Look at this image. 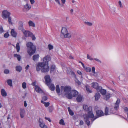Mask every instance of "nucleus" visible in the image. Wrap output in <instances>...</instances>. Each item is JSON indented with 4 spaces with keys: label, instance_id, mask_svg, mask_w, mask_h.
Listing matches in <instances>:
<instances>
[{
    "label": "nucleus",
    "instance_id": "obj_1",
    "mask_svg": "<svg viewBox=\"0 0 128 128\" xmlns=\"http://www.w3.org/2000/svg\"><path fill=\"white\" fill-rule=\"evenodd\" d=\"M26 45L27 47V52L29 55L31 56L35 53L36 50V47L31 42H27Z\"/></svg>",
    "mask_w": 128,
    "mask_h": 128
},
{
    "label": "nucleus",
    "instance_id": "obj_2",
    "mask_svg": "<svg viewBox=\"0 0 128 128\" xmlns=\"http://www.w3.org/2000/svg\"><path fill=\"white\" fill-rule=\"evenodd\" d=\"M44 78L46 84L48 86L50 89L52 91L54 90L55 89V86L54 84H51L52 80L50 76L48 75L45 76Z\"/></svg>",
    "mask_w": 128,
    "mask_h": 128
},
{
    "label": "nucleus",
    "instance_id": "obj_3",
    "mask_svg": "<svg viewBox=\"0 0 128 128\" xmlns=\"http://www.w3.org/2000/svg\"><path fill=\"white\" fill-rule=\"evenodd\" d=\"M60 89L61 90H64L65 92L64 95L67 98L68 96V94L70 93L72 90V88L69 86H60Z\"/></svg>",
    "mask_w": 128,
    "mask_h": 128
},
{
    "label": "nucleus",
    "instance_id": "obj_4",
    "mask_svg": "<svg viewBox=\"0 0 128 128\" xmlns=\"http://www.w3.org/2000/svg\"><path fill=\"white\" fill-rule=\"evenodd\" d=\"M78 92L75 90H72L70 93L68 94V96L67 98L69 99H72L73 98L76 97L78 95Z\"/></svg>",
    "mask_w": 128,
    "mask_h": 128
},
{
    "label": "nucleus",
    "instance_id": "obj_5",
    "mask_svg": "<svg viewBox=\"0 0 128 128\" xmlns=\"http://www.w3.org/2000/svg\"><path fill=\"white\" fill-rule=\"evenodd\" d=\"M18 30H20L24 34V36H26V32L28 30H26L23 26V23L22 21H20L18 22Z\"/></svg>",
    "mask_w": 128,
    "mask_h": 128
},
{
    "label": "nucleus",
    "instance_id": "obj_6",
    "mask_svg": "<svg viewBox=\"0 0 128 128\" xmlns=\"http://www.w3.org/2000/svg\"><path fill=\"white\" fill-rule=\"evenodd\" d=\"M96 116H95L94 118H93V121L96 118L104 116V113L103 111L101 110H97L96 111Z\"/></svg>",
    "mask_w": 128,
    "mask_h": 128
},
{
    "label": "nucleus",
    "instance_id": "obj_7",
    "mask_svg": "<svg viewBox=\"0 0 128 128\" xmlns=\"http://www.w3.org/2000/svg\"><path fill=\"white\" fill-rule=\"evenodd\" d=\"M114 110L113 108H109L107 107H106L105 112V114L107 115L111 114H114Z\"/></svg>",
    "mask_w": 128,
    "mask_h": 128
},
{
    "label": "nucleus",
    "instance_id": "obj_8",
    "mask_svg": "<svg viewBox=\"0 0 128 128\" xmlns=\"http://www.w3.org/2000/svg\"><path fill=\"white\" fill-rule=\"evenodd\" d=\"M2 17L4 19H6L10 16V13L7 10H4L2 12Z\"/></svg>",
    "mask_w": 128,
    "mask_h": 128
},
{
    "label": "nucleus",
    "instance_id": "obj_9",
    "mask_svg": "<svg viewBox=\"0 0 128 128\" xmlns=\"http://www.w3.org/2000/svg\"><path fill=\"white\" fill-rule=\"evenodd\" d=\"M26 36H24L26 37H30L32 38V39L33 40H35L36 39V38L33 34L29 30H28L26 32Z\"/></svg>",
    "mask_w": 128,
    "mask_h": 128
},
{
    "label": "nucleus",
    "instance_id": "obj_10",
    "mask_svg": "<svg viewBox=\"0 0 128 128\" xmlns=\"http://www.w3.org/2000/svg\"><path fill=\"white\" fill-rule=\"evenodd\" d=\"M86 117L88 118H94L95 116L92 111L89 110L88 112V114L86 115Z\"/></svg>",
    "mask_w": 128,
    "mask_h": 128
},
{
    "label": "nucleus",
    "instance_id": "obj_11",
    "mask_svg": "<svg viewBox=\"0 0 128 128\" xmlns=\"http://www.w3.org/2000/svg\"><path fill=\"white\" fill-rule=\"evenodd\" d=\"M46 66H45L42 68L41 70L42 72L46 73L48 72L49 70L50 66H48V64H47Z\"/></svg>",
    "mask_w": 128,
    "mask_h": 128
},
{
    "label": "nucleus",
    "instance_id": "obj_12",
    "mask_svg": "<svg viewBox=\"0 0 128 128\" xmlns=\"http://www.w3.org/2000/svg\"><path fill=\"white\" fill-rule=\"evenodd\" d=\"M61 34L60 36L62 38L64 36V35L65 34H66L68 32L66 28L65 27L63 28L61 30Z\"/></svg>",
    "mask_w": 128,
    "mask_h": 128
},
{
    "label": "nucleus",
    "instance_id": "obj_13",
    "mask_svg": "<svg viewBox=\"0 0 128 128\" xmlns=\"http://www.w3.org/2000/svg\"><path fill=\"white\" fill-rule=\"evenodd\" d=\"M20 117L21 118H23L25 113V110L24 108H21L20 110Z\"/></svg>",
    "mask_w": 128,
    "mask_h": 128
},
{
    "label": "nucleus",
    "instance_id": "obj_14",
    "mask_svg": "<svg viewBox=\"0 0 128 128\" xmlns=\"http://www.w3.org/2000/svg\"><path fill=\"white\" fill-rule=\"evenodd\" d=\"M51 59V58L50 56L48 55L45 56L44 58L43 61H44L46 63H48L49 61H50Z\"/></svg>",
    "mask_w": 128,
    "mask_h": 128
},
{
    "label": "nucleus",
    "instance_id": "obj_15",
    "mask_svg": "<svg viewBox=\"0 0 128 128\" xmlns=\"http://www.w3.org/2000/svg\"><path fill=\"white\" fill-rule=\"evenodd\" d=\"M35 90L38 93H44V91L42 90L38 85L35 86Z\"/></svg>",
    "mask_w": 128,
    "mask_h": 128
},
{
    "label": "nucleus",
    "instance_id": "obj_16",
    "mask_svg": "<svg viewBox=\"0 0 128 128\" xmlns=\"http://www.w3.org/2000/svg\"><path fill=\"white\" fill-rule=\"evenodd\" d=\"M38 64L41 68H43L44 66H45L47 64H48V62H46L44 61L43 62H39L38 63Z\"/></svg>",
    "mask_w": 128,
    "mask_h": 128
},
{
    "label": "nucleus",
    "instance_id": "obj_17",
    "mask_svg": "<svg viewBox=\"0 0 128 128\" xmlns=\"http://www.w3.org/2000/svg\"><path fill=\"white\" fill-rule=\"evenodd\" d=\"M101 95L98 92L96 93L94 95V97L95 98V100L96 101L98 100L100 98Z\"/></svg>",
    "mask_w": 128,
    "mask_h": 128
},
{
    "label": "nucleus",
    "instance_id": "obj_18",
    "mask_svg": "<svg viewBox=\"0 0 128 128\" xmlns=\"http://www.w3.org/2000/svg\"><path fill=\"white\" fill-rule=\"evenodd\" d=\"M89 118L85 117H84V120L86 124L88 126H89L90 124V121L89 120Z\"/></svg>",
    "mask_w": 128,
    "mask_h": 128
},
{
    "label": "nucleus",
    "instance_id": "obj_19",
    "mask_svg": "<svg viewBox=\"0 0 128 128\" xmlns=\"http://www.w3.org/2000/svg\"><path fill=\"white\" fill-rule=\"evenodd\" d=\"M76 100L77 102H81L82 100V97L81 94H79L76 96Z\"/></svg>",
    "mask_w": 128,
    "mask_h": 128
},
{
    "label": "nucleus",
    "instance_id": "obj_20",
    "mask_svg": "<svg viewBox=\"0 0 128 128\" xmlns=\"http://www.w3.org/2000/svg\"><path fill=\"white\" fill-rule=\"evenodd\" d=\"M110 93H108L104 96V99L106 100H108L110 97Z\"/></svg>",
    "mask_w": 128,
    "mask_h": 128
},
{
    "label": "nucleus",
    "instance_id": "obj_21",
    "mask_svg": "<svg viewBox=\"0 0 128 128\" xmlns=\"http://www.w3.org/2000/svg\"><path fill=\"white\" fill-rule=\"evenodd\" d=\"M11 35L13 37H16V32L14 31V30L12 29L10 32Z\"/></svg>",
    "mask_w": 128,
    "mask_h": 128
},
{
    "label": "nucleus",
    "instance_id": "obj_22",
    "mask_svg": "<svg viewBox=\"0 0 128 128\" xmlns=\"http://www.w3.org/2000/svg\"><path fill=\"white\" fill-rule=\"evenodd\" d=\"M93 88L96 89L98 86V84L96 82H93L91 84Z\"/></svg>",
    "mask_w": 128,
    "mask_h": 128
},
{
    "label": "nucleus",
    "instance_id": "obj_23",
    "mask_svg": "<svg viewBox=\"0 0 128 128\" xmlns=\"http://www.w3.org/2000/svg\"><path fill=\"white\" fill-rule=\"evenodd\" d=\"M1 92V94L3 96H7V93L4 89H2Z\"/></svg>",
    "mask_w": 128,
    "mask_h": 128
},
{
    "label": "nucleus",
    "instance_id": "obj_24",
    "mask_svg": "<svg viewBox=\"0 0 128 128\" xmlns=\"http://www.w3.org/2000/svg\"><path fill=\"white\" fill-rule=\"evenodd\" d=\"M83 108L84 110L86 111L89 110V107L87 105L84 104L83 106Z\"/></svg>",
    "mask_w": 128,
    "mask_h": 128
},
{
    "label": "nucleus",
    "instance_id": "obj_25",
    "mask_svg": "<svg viewBox=\"0 0 128 128\" xmlns=\"http://www.w3.org/2000/svg\"><path fill=\"white\" fill-rule=\"evenodd\" d=\"M100 92L102 95L104 96L106 94V90L102 88L100 90Z\"/></svg>",
    "mask_w": 128,
    "mask_h": 128
},
{
    "label": "nucleus",
    "instance_id": "obj_26",
    "mask_svg": "<svg viewBox=\"0 0 128 128\" xmlns=\"http://www.w3.org/2000/svg\"><path fill=\"white\" fill-rule=\"evenodd\" d=\"M56 66L54 64H53L50 67V73H52V72H53Z\"/></svg>",
    "mask_w": 128,
    "mask_h": 128
},
{
    "label": "nucleus",
    "instance_id": "obj_27",
    "mask_svg": "<svg viewBox=\"0 0 128 128\" xmlns=\"http://www.w3.org/2000/svg\"><path fill=\"white\" fill-rule=\"evenodd\" d=\"M71 37V34H70L68 33H67L66 34H65L62 37V38H70Z\"/></svg>",
    "mask_w": 128,
    "mask_h": 128
},
{
    "label": "nucleus",
    "instance_id": "obj_28",
    "mask_svg": "<svg viewBox=\"0 0 128 128\" xmlns=\"http://www.w3.org/2000/svg\"><path fill=\"white\" fill-rule=\"evenodd\" d=\"M56 91L58 94H59L60 92V89L59 85H57L56 86Z\"/></svg>",
    "mask_w": 128,
    "mask_h": 128
},
{
    "label": "nucleus",
    "instance_id": "obj_29",
    "mask_svg": "<svg viewBox=\"0 0 128 128\" xmlns=\"http://www.w3.org/2000/svg\"><path fill=\"white\" fill-rule=\"evenodd\" d=\"M41 102L43 104H44V106L46 107H48L50 105V103L49 102H44L42 100L41 101Z\"/></svg>",
    "mask_w": 128,
    "mask_h": 128
},
{
    "label": "nucleus",
    "instance_id": "obj_30",
    "mask_svg": "<svg viewBox=\"0 0 128 128\" xmlns=\"http://www.w3.org/2000/svg\"><path fill=\"white\" fill-rule=\"evenodd\" d=\"M39 57V56L38 54L34 55L32 56L33 60L35 61Z\"/></svg>",
    "mask_w": 128,
    "mask_h": 128
},
{
    "label": "nucleus",
    "instance_id": "obj_31",
    "mask_svg": "<svg viewBox=\"0 0 128 128\" xmlns=\"http://www.w3.org/2000/svg\"><path fill=\"white\" fill-rule=\"evenodd\" d=\"M31 7L30 5H29L28 4H26L24 6V8L28 10L30 9Z\"/></svg>",
    "mask_w": 128,
    "mask_h": 128
},
{
    "label": "nucleus",
    "instance_id": "obj_32",
    "mask_svg": "<svg viewBox=\"0 0 128 128\" xmlns=\"http://www.w3.org/2000/svg\"><path fill=\"white\" fill-rule=\"evenodd\" d=\"M28 23L30 26H32L33 27L35 26L34 24L31 20H30L28 22Z\"/></svg>",
    "mask_w": 128,
    "mask_h": 128
},
{
    "label": "nucleus",
    "instance_id": "obj_33",
    "mask_svg": "<svg viewBox=\"0 0 128 128\" xmlns=\"http://www.w3.org/2000/svg\"><path fill=\"white\" fill-rule=\"evenodd\" d=\"M8 84L10 86H12V80H11L9 79L7 81Z\"/></svg>",
    "mask_w": 128,
    "mask_h": 128
},
{
    "label": "nucleus",
    "instance_id": "obj_34",
    "mask_svg": "<svg viewBox=\"0 0 128 128\" xmlns=\"http://www.w3.org/2000/svg\"><path fill=\"white\" fill-rule=\"evenodd\" d=\"M22 67L20 66H16V71L20 72L22 70Z\"/></svg>",
    "mask_w": 128,
    "mask_h": 128
},
{
    "label": "nucleus",
    "instance_id": "obj_35",
    "mask_svg": "<svg viewBox=\"0 0 128 128\" xmlns=\"http://www.w3.org/2000/svg\"><path fill=\"white\" fill-rule=\"evenodd\" d=\"M70 72L71 73V74L72 76L74 77L75 78L76 77V75L74 72H73L72 70H70Z\"/></svg>",
    "mask_w": 128,
    "mask_h": 128
},
{
    "label": "nucleus",
    "instance_id": "obj_36",
    "mask_svg": "<svg viewBox=\"0 0 128 128\" xmlns=\"http://www.w3.org/2000/svg\"><path fill=\"white\" fill-rule=\"evenodd\" d=\"M20 49V47L19 46V44L18 42L16 43V51L18 52H19Z\"/></svg>",
    "mask_w": 128,
    "mask_h": 128
},
{
    "label": "nucleus",
    "instance_id": "obj_37",
    "mask_svg": "<svg viewBox=\"0 0 128 128\" xmlns=\"http://www.w3.org/2000/svg\"><path fill=\"white\" fill-rule=\"evenodd\" d=\"M48 110L49 112H52L53 110V106H50L48 108Z\"/></svg>",
    "mask_w": 128,
    "mask_h": 128
},
{
    "label": "nucleus",
    "instance_id": "obj_38",
    "mask_svg": "<svg viewBox=\"0 0 128 128\" xmlns=\"http://www.w3.org/2000/svg\"><path fill=\"white\" fill-rule=\"evenodd\" d=\"M22 87L24 89H25L26 88V84L25 82H23L22 84Z\"/></svg>",
    "mask_w": 128,
    "mask_h": 128
},
{
    "label": "nucleus",
    "instance_id": "obj_39",
    "mask_svg": "<svg viewBox=\"0 0 128 128\" xmlns=\"http://www.w3.org/2000/svg\"><path fill=\"white\" fill-rule=\"evenodd\" d=\"M75 81L77 83L78 85H79L80 84L81 82L77 79V78L76 77L75 78Z\"/></svg>",
    "mask_w": 128,
    "mask_h": 128
},
{
    "label": "nucleus",
    "instance_id": "obj_40",
    "mask_svg": "<svg viewBox=\"0 0 128 128\" xmlns=\"http://www.w3.org/2000/svg\"><path fill=\"white\" fill-rule=\"evenodd\" d=\"M86 90L87 92L88 93H91L92 92V91L90 90V88H89V87H88L87 86H86Z\"/></svg>",
    "mask_w": 128,
    "mask_h": 128
},
{
    "label": "nucleus",
    "instance_id": "obj_41",
    "mask_svg": "<svg viewBox=\"0 0 128 128\" xmlns=\"http://www.w3.org/2000/svg\"><path fill=\"white\" fill-rule=\"evenodd\" d=\"M59 124L61 125H64L65 124L64 122V121L63 119H61L60 121Z\"/></svg>",
    "mask_w": 128,
    "mask_h": 128
},
{
    "label": "nucleus",
    "instance_id": "obj_42",
    "mask_svg": "<svg viewBox=\"0 0 128 128\" xmlns=\"http://www.w3.org/2000/svg\"><path fill=\"white\" fill-rule=\"evenodd\" d=\"M102 87L101 86H99V85L98 86L97 88H96V89L97 90V91L98 92H100V90L101 89H102Z\"/></svg>",
    "mask_w": 128,
    "mask_h": 128
},
{
    "label": "nucleus",
    "instance_id": "obj_43",
    "mask_svg": "<svg viewBox=\"0 0 128 128\" xmlns=\"http://www.w3.org/2000/svg\"><path fill=\"white\" fill-rule=\"evenodd\" d=\"M48 48L49 50H50L53 49L54 48L52 44H49L48 45Z\"/></svg>",
    "mask_w": 128,
    "mask_h": 128
},
{
    "label": "nucleus",
    "instance_id": "obj_44",
    "mask_svg": "<svg viewBox=\"0 0 128 128\" xmlns=\"http://www.w3.org/2000/svg\"><path fill=\"white\" fill-rule=\"evenodd\" d=\"M16 58L18 61H20V60L21 57L20 54H16Z\"/></svg>",
    "mask_w": 128,
    "mask_h": 128
},
{
    "label": "nucleus",
    "instance_id": "obj_45",
    "mask_svg": "<svg viewBox=\"0 0 128 128\" xmlns=\"http://www.w3.org/2000/svg\"><path fill=\"white\" fill-rule=\"evenodd\" d=\"M36 70L37 71H38L40 70L41 68H40V67L38 64L37 65H36Z\"/></svg>",
    "mask_w": 128,
    "mask_h": 128
},
{
    "label": "nucleus",
    "instance_id": "obj_46",
    "mask_svg": "<svg viewBox=\"0 0 128 128\" xmlns=\"http://www.w3.org/2000/svg\"><path fill=\"white\" fill-rule=\"evenodd\" d=\"M10 35L8 34V32H7L4 35V37L6 38H8Z\"/></svg>",
    "mask_w": 128,
    "mask_h": 128
},
{
    "label": "nucleus",
    "instance_id": "obj_47",
    "mask_svg": "<svg viewBox=\"0 0 128 128\" xmlns=\"http://www.w3.org/2000/svg\"><path fill=\"white\" fill-rule=\"evenodd\" d=\"M84 69L87 72H91V68H90L86 67Z\"/></svg>",
    "mask_w": 128,
    "mask_h": 128
},
{
    "label": "nucleus",
    "instance_id": "obj_48",
    "mask_svg": "<svg viewBox=\"0 0 128 128\" xmlns=\"http://www.w3.org/2000/svg\"><path fill=\"white\" fill-rule=\"evenodd\" d=\"M48 99V97L46 96H44L42 98V100H43L44 101H46Z\"/></svg>",
    "mask_w": 128,
    "mask_h": 128
},
{
    "label": "nucleus",
    "instance_id": "obj_49",
    "mask_svg": "<svg viewBox=\"0 0 128 128\" xmlns=\"http://www.w3.org/2000/svg\"><path fill=\"white\" fill-rule=\"evenodd\" d=\"M85 24L87 25L88 26H91L92 25V24L91 22H84Z\"/></svg>",
    "mask_w": 128,
    "mask_h": 128
},
{
    "label": "nucleus",
    "instance_id": "obj_50",
    "mask_svg": "<svg viewBox=\"0 0 128 128\" xmlns=\"http://www.w3.org/2000/svg\"><path fill=\"white\" fill-rule=\"evenodd\" d=\"M9 70L8 69H5L4 71V73L6 74H8L9 73Z\"/></svg>",
    "mask_w": 128,
    "mask_h": 128
},
{
    "label": "nucleus",
    "instance_id": "obj_51",
    "mask_svg": "<svg viewBox=\"0 0 128 128\" xmlns=\"http://www.w3.org/2000/svg\"><path fill=\"white\" fill-rule=\"evenodd\" d=\"M92 72L94 74H95V68L94 67H92Z\"/></svg>",
    "mask_w": 128,
    "mask_h": 128
},
{
    "label": "nucleus",
    "instance_id": "obj_52",
    "mask_svg": "<svg viewBox=\"0 0 128 128\" xmlns=\"http://www.w3.org/2000/svg\"><path fill=\"white\" fill-rule=\"evenodd\" d=\"M8 18V22L9 23V24H12V22H11V18L9 16Z\"/></svg>",
    "mask_w": 128,
    "mask_h": 128
},
{
    "label": "nucleus",
    "instance_id": "obj_53",
    "mask_svg": "<svg viewBox=\"0 0 128 128\" xmlns=\"http://www.w3.org/2000/svg\"><path fill=\"white\" fill-rule=\"evenodd\" d=\"M119 105H115L114 107V110H118V108H119Z\"/></svg>",
    "mask_w": 128,
    "mask_h": 128
},
{
    "label": "nucleus",
    "instance_id": "obj_54",
    "mask_svg": "<svg viewBox=\"0 0 128 128\" xmlns=\"http://www.w3.org/2000/svg\"><path fill=\"white\" fill-rule=\"evenodd\" d=\"M44 123H43V122L39 124V125L42 128L43 127V126H44Z\"/></svg>",
    "mask_w": 128,
    "mask_h": 128
},
{
    "label": "nucleus",
    "instance_id": "obj_55",
    "mask_svg": "<svg viewBox=\"0 0 128 128\" xmlns=\"http://www.w3.org/2000/svg\"><path fill=\"white\" fill-rule=\"evenodd\" d=\"M120 102V100L119 99V100L118 99L116 102L115 104H116V105H119Z\"/></svg>",
    "mask_w": 128,
    "mask_h": 128
},
{
    "label": "nucleus",
    "instance_id": "obj_56",
    "mask_svg": "<svg viewBox=\"0 0 128 128\" xmlns=\"http://www.w3.org/2000/svg\"><path fill=\"white\" fill-rule=\"evenodd\" d=\"M84 124V122L82 120H81L80 121L79 123V124L80 125V126L82 125L83 124Z\"/></svg>",
    "mask_w": 128,
    "mask_h": 128
},
{
    "label": "nucleus",
    "instance_id": "obj_57",
    "mask_svg": "<svg viewBox=\"0 0 128 128\" xmlns=\"http://www.w3.org/2000/svg\"><path fill=\"white\" fill-rule=\"evenodd\" d=\"M77 72L78 74H79L82 76V72L80 70H78L77 71Z\"/></svg>",
    "mask_w": 128,
    "mask_h": 128
},
{
    "label": "nucleus",
    "instance_id": "obj_58",
    "mask_svg": "<svg viewBox=\"0 0 128 128\" xmlns=\"http://www.w3.org/2000/svg\"><path fill=\"white\" fill-rule=\"evenodd\" d=\"M124 111L126 112H128V108L127 107H125L124 108Z\"/></svg>",
    "mask_w": 128,
    "mask_h": 128
},
{
    "label": "nucleus",
    "instance_id": "obj_59",
    "mask_svg": "<svg viewBox=\"0 0 128 128\" xmlns=\"http://www.w3.org/2000/svg\"><path fill=\"white\" fill-rule=\"evenodd\" d=\"M71 116H73L74 114V113L72 110L69 112Z\"/></svg>",
    "mask_w": 128,
    "mask_h": 128
},
{
    "label": "nucleus",
    "instance_id": "obj_60",
    "mask_svg": "<svg viewBox=\"0 0 128 128\" xmlns=\"http://www.w3.org/2000/svg\"><path fill=\"white\" fill-rule=\"evenodd\" d=\"M94 59L96 61H97L98 62H100V63H102L101 61L99 59L97 58H94Z\"/></svg>",
    "mask_w": 128,
    "mask_h": 128
},
{
    "label": "nucleus",
    "instance_id": "obj_61",
    "mask_svg": "<svg viewBox=\"0 0 128 128\" xmlns=\"http://www.w3.org/2000/svg\"><path fill=\"white\" fill-rule=\"evenodd\" d=\"M79 63H80L82 64V66L83 68H86V67H85V66H84V63L81 61H80Z\"/></svg>",
    "mask_w": 128,
    "mask_h": 128
},
{
    "label": "nucleus",
    "instance_id": "obj_62",
    "mask_svg": "<svg viewBox=\"0 0 128 128\" xmlns=\"http://www.w3.org/2000/svg\"><path fill=\"white\" fill-rule=\"evenodd\" d=\"M24 106L26 107L27 106V104L26 103V101H24Z\"/></svg>",
    "mask_w": 128,
    "mask_h": 128
},
{
    "label": "nucleus",
    "instance_id": "obj_63",
    "mask_svg": "<svg viewBox=\"0 0 128 128\" xmlns=\"http://www.w3.org/2000/svg\"><path fill=\"white\" fill-rule=\"evenodd\" d=\"M4 32V30L3 29L2 27V26H1V27L0 28V32L2 33V32Z\"/></svg>",
    "mask_w": 128,
    "mask_h": 128
},
{
    "label": "nucleus",
    "instance_id": "obj_64",
    "mask_svg": "<svg viewBox=\"0 0 128 128\" xmlns=\"http://www.w3.org/2000/svg\"><path fill=\"white\" fill-rule=\"evenodd\" d=\"M45 118L46 120H48L50 122L51 121V120L50 118L45 117Z\"/></svg>",
    "mask_w": 128,
    "mask_h": 128
}]
</instances>
